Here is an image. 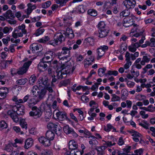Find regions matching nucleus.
Wrapping results in <instances>:
<instances>
[{"label":"nucleus","instance_id":"nucleus-4","mask_svg":"<svg viewBox=\"0 0 155 155\" xmlns=\"http://www.w3.org/2000/svg\"><path fill=\"white\" fill-rule=\"evenodd\" d=\"M32 61H29L25 62L23 64L22 67L20 68L19 70L16 73H14L12 72V75L16 74H17L19 75H22L25 73L27 71L28 68L32 63Z\"/></svg>","mask_w":155,"mask_h":155},{"label":"nucleus","instance_id":"nucleus-14","mask_svg":"<svg viewBox=\"0 0 155 155\" xmlns=\"http://www.w3.org/2000/svg\"><path fill=\"white\" fill-rule=\"evenodd\" d=\"M62 32L66 37H68L71 39L74 37V34L72 30L68 28H67L66 31H62Z\"/></svg>","mask_w":155,"mask_h":155},{"label":"nucleus","instance_id":"nucleus-1","mask_svg":"<svg viewBox=\"0 0 155 155\" xmlns=\"http://www.w3.org/2000/svg\"><path fill=\"white\" fill-rule=\"evenodd\" d=\"M98 28L100 37L102 38L107 36L109 31V29L104 21L100 22L98 25Z\"/></svg>","mask_w":155,"mask_h":155},{"label":"nucleus","instance_id":"nucleus-21","mask_svg":"<svg viewBox=\"0 0 155 155\" xmlns=\"http://www.w3.org/2000/svg\"><path fill=\"white\" fill-rule=\"evenodd\" d=\"M33 141L31 138L27 139L25 143L24 147L25 149H28L31 147L33 145Z\"/></svg>","mask_w":155,"mask_h":155},{"label":"nucleus","instance_id":"nucleus-55","mask_svg":"<svg viewBox=\"0 0 155 155\" xmlns=\"http://www.w3.org/2000/svg\"><path fill=\"white\" fill-rule=\"evenodd\" d=\"M13 130L15 131L17 133H20L21 134H23V132L21 131L20 128L18 126H14L13 127Z\"/></svg>","mask_w":155,"mask_h":155},{"label":"nucleus","instance_id":"nucleus-48","mask_svg":"<svg viewBox=\"0 0 155 155\" xmlns=\"http://www.w3.org/2000/svg\"><path fill=\"white\" fill-rule=\"evenodd\" d=\"M112 97L111 99L112 101H119L120 100V97L115 94H114L112 95Z\"/></svg>","mask_w":155,"mask_h":155},{"label":"nucleus","instance_id":"nucleus-38","mask_svg":"<svg viewBox=\"0 0 155 155\" xmlns=\"http://www.w3.org/2000/svg\"><path fill=\"white\" fill-rule=\"evenodd\" d=\"M27 81L28 80L26 78H22L17 80L16 82L18 85H23L25 84Z\"/></svg>","mask_w":155,"mask_h":155},{"label":"nucleus","instance_id":"nucleus-12","mask_svg":"<svg viewBox=\"0 0 155 155\" xmlns=\"http://www.w3.org/2000/svg\"><path fill=\"white\" fill-rule=\"evenodd\" d=\"M124 3L126 8L128 9L134 8L136 4V1L134 0H125Z\"/></svg>","mask_w":155,"mask_h":155},{"label":"nucleus","instance_id":"nucleus-11","mask_svg":"<svg viewBox=\"0 0 155 155\" xmlns=\"http://www.w3.org/2000/svg\"><path fill=\"white\" fill-rule=\"evenodd\" d=\"M30 49L33 53H37L40 51L42 49L41 46L36 43L32 44L30 46Z\"/></svg>","mask_w":155,"mask_h":155},{"label":"nucleus","instance_id":"nucleus-40","mask_svg":"<svg viewBox=\"0 0 155 155\" xmlns=\"http://www.w3.org/2000/svg\"><path fill=\"white\" fill-rule=\"evenodd\" d=\"M44 31L45 29L41 28L36 30L34 34L36 36H38L42 34Z\"/></svg>","mask_w":155,"mask_h":155},{"label":"nucleus","instance_id":"nucleus-32","mask_svg":"<svg viewBox=\"0 0 155 155\" xmlns=\"http://www.w3.org/2000/svg\"><path fill=\"white\" fill-rule=\"evenodd\" d=\"M20 124L22 128L25 130L27 129L28 125L25 119H21L20 120Z\"/></svg>","mask_w":155,"mask_h":155},{"label":"nucleus","instance_id":"nucleus-16","mask_svg":"<svg viewBox=\"0 0 155 155\" xmlns=\"http://www.w3.org/2000/svg\"><path fill=\"white\" fill-rule=\"evenodd\" d=\"M51 60L48 61L46 60L45 61H44L42 60V59L41 60V61L39 62L38 65V69L41 70L40 67H42L44 69L46 68L48 66V65L46 63H48L49 65L51 64Z\"/></svg>","mask_w":155,"mask_h":155},{"label":"nucleus","instance_id":"nucleus-27","mask_svg":"<svg viewBox=\"0 0 155 155\" xmlns=\"http://www.w3.org/2000/svg\"><path fill=\"white\" fill-rule=\"evenodd\" d=\"M77 10V13H83L86 10V7L83 5H79L76 8Z\"/></svg>","mask_w":155,"mask_h":155},{"label":"nucleus","instance_id":"nucleus-47","mask_svg":"<svg viewBox=\"0 0 155 155\" xmlns=\"http://www.w3.org/2000/svg\"><path fill=\"white\" fill-rule=\"evenodd\" d=\"M41 155H53L52 150H46L41 153Z\"/></svg>","mask_w":155,"mask_h":155},{"label":"nucleus","instance_id":"nucleus-63","mask_svg":"<svg viewBox=\"0 0 155 155\" xmlns=\"http://www.w3.org/2000/svg\"><path fill=\"white\" fill-rule=\"evenodd\" d=\"M131 72L133 74L134 77H138L139 75V72L138 71H135L133 69L131 70Z\"/></svg>","mask_w":155,"mask_h":155},{"label":"nucleus","instance_id":"nucleus-25","mask_svg":"<svg viewBox=\"0 0 155 155\" xmlns=\"http://www.w3.org/2000/svg\"><path fill=\"white\" fill-rule=\"evenodd\" d=\"M3 15L7 19L10 18L11 17L14 18L15 17L14 14L12 12V11L10 10H8Z\"/></svg>","mask_w":155,"mask_h":155},{"label":"nucleus","instance_id":"nucleus-34","mask_svg":"<svg viewBox=\"0 0 155 155\" xmlns=\"http://www.w3.org/2000/svg\"><path fill=\"white\" fill-rule=\"evenodd\" d=\"M52 114L51 111H47L45 113V118L46 122L49 121L51 118Z\"/></svg>","mask_w":155,"mask_h":155},{"label":"nucleus","instance_id":"nucleus-43","mask_svg":"<svg viewBox=\"0 0 155 155\" xmlns=\"http://www.w3.org/2000/svg\"><path fill=\"white\" fill-rule=\"evenodd\" d=\"M91 60H87V59H85L84 60V61L85 62V64H84L85 66H86V65H90L94 61V57L93 56H91Z\"/></svg>","mask_w":155,"mask_h":155},{"label":"nucleus","instance_id":"nucleus-9","mask_svg":"<svg viewBox=\"0 0 155 155\" xmlns=\"http://www.w3.org/2000/svg\"><path fill=\"white\" fill-rule=\"evenodd\" d=\"M25 26L24 24H22L21 25H19L15 29V31H17L18 33V35L19 37H22L23 36V34H26L27 31L25 29Z\"/></svg>","mask_w":155,"mask_h":155},{"label":"nucleus","instance_id":"nucleus-10","mask_svg":"<svg viewBox=\"0 0 155 155\" xmlns=\"http://www.w3.org/2000/svg\"><path fill=\"white\" fill-rule=\"evenodd\" d=\"M134 21L132 17L130 16L124 18L123 21V24L125 27L131 26L134 23Z\"/></svg>","mask_w":155,"mask_h":155},{"label":"nucleus","instance_id":"nucleus-36","mask_svg":"<svg viewBox=\"0 0 155 155\" xmlns=\"http://www.w3.org/2000/svg\"><path fill=\"white\" fill-rule=\"evenodd\" d=\"M130 14V11L128 9L124 10L121 12L120 14V16H122L123 17H129V15Z\"/></svg>","mask_w":155,"mask_h":155},{"label":"nucleus","instance_id":"nucleus-35","mask_svg":"<svg viewBox=\"0 0 155 155\" xmlns=\"http://www.w3.org/2000/svg\"><path fill=\"white\" fill-rule=\"evenodd\" d=\"M64 131L66 134H71L73 130L72 128L69 127L68 125H66L64 127Z\"/></svg>","mask_w":155,"mask_h":155},{"label":"nucleus","instance_id":"nucleus-62","mask_svg":"<svg viewBox=\"0 0 155 155\" xmlns=\"http://www.w3.org/2000/svg\"><path fill=\"white\" fill-rule=\"evenodd\" d=\"M118 72L117 71H108V74L109 75H113L114 76H116L118 74Z\"/></svg>","mask_w":155,"mask_h":155},{"label":"nucleus","instance_id":"nucleus-49","mask_svg":"<svg viewBox=\"0 0 155 155\" xmlns=\"http://www.w3.org/2000/svg\"><path fill=\"white\" fill-rule=\"evenodd\" d=\"M146 96L144 95L139 94L136 96V99L139 101H142L146 98Z\"/></svg>","mask_w":155,"mask_h":155},{"label":"nucleus","instance_id":"nucleus-59","mask_svg":"<svg viewBox=\"0 0 155 155\" xmlns=\"http://www.w3.org/2000/svg\"><path fill=\"white\" fill-rule=\"evenodd\" d=\"M115 144L116 143H112L111 141H105V143H104V145L105 146H107L106 147H111L112 146L115 145Z\"/></svg>","mask_w":155,"mask_h":155},{"label":"nucleus","instance_id":"nucleus-53","mask_svg":"<svg viewBox=\"0 0 155 155\" xmlns=\"http://www.w3.org/2000/svg\"><path fill=\"white\" fill-rule=\"evenodd\" d=\"M13 147L10 144H8L5 147V150L8 152H11L13 150Z\"/></svg>","mask_w":155,"mask_h":155},{"label":"nucleus","instance_id":"nucleus-58","mask_svg":"<svg viewBox=\"0 0 155 155\" xmlns=\"http://www.w3.org/2000/svg\"><path fill=\"white\" fill-rule=\"evenodd\" d=\"M81 100L84 103H87L89 101V98L85 95H83L81 97Z\"/></svg>","mask_w":155,"mask_h":155},{"label":"nucleus","instance_id":"nucleus-31","mask_svg":"<svg viewBox=\"0 0 155 155\" xmlns=\"http://www.w3.org/2000/svg\"><path fill=\"white\" fill-rule=\"evenodd\" d=\"M106 148L107 147L106 146L98 147L96 148V150L98 154L102 155L104 153V151Z\"/></svg>","mask_w":155,"mask_h":155},{"label":"nucleus","instance_id":"nucleus-6","mask_svg":"<svg viewBox=\"0 0 155 155\" xmlns=\"http://www.w3.org/2000/svg\"><path fill=\"white\" fill-rule=\"evenodd\" d=\"M47 127L48 129L54 131L57 134H60L61 128L58 123H49L47 125Z\"/></svg>","mask_w":155,"mask_h":155},{"label":"nucleus","instance_id":"nucleus-15","mask_svg":"<svg viewBox=\"0 0 155 155\" xmlns=\"http://www.w3.org/2000/svg\"><path fill=\"white\" fill-rule=\"evenodd\" d=\"M38 140L45 147H48L50 145V141L47 138L41 137L38 139Z\"/></svg>","mask_w":155,"mask_h":155},{"label":"nucleus","instance_id":"nucleus-28","mask_svg":"<svg viewBox=\"0 0 155 155\" xmlns=\"http://www.w3.org/2000/svg\"><path fill=\"white\" fill-rule=\"evenodd\" d=\"M97 51L98 54L97 59L98 60L103 56L105 52H104L103 50L100 48H99L97 49Z\"/></svg>","mask_w":155,"mask_h":155},{"label":"nucleus","instance_id":"nucleus-42","mask_svg":"<svg viewBox=\"0 0 155 155\" xmlns=\"http://www.w3.org/2000/svg\"><path fill=\"white\" fill-rule=\"evenodd\" d=\"M131 147L130 146H127L125 148L123 149L124 151L126 153H124L121 154L124 155H128L127 153H129L131 150Z\"/></svg>","mask_w":155,"mask_h":155},{"label":"nucleus","instance_id":"nucleus-24","mask_svg":"<svg viewBox=\"0 0 155 155\" xmlns=\"http://www.w3.org/2000/svg\"><path fill=\"white\" fill-rule=\"evenodd\" d=\"M56 73L57 74L56 76L58 79H61L62 78L66 77V74L62 71V70L61 71H58L57 70L56 71Z\"/></svg>","mask_w":155,"mask_h":155},{"label":"nucleus","instance_id":"nucleus-18","mask_svg":"<svg viewBox=\"0 0 155 155\" xmlns=\"http://www.w3.org/2000/svg\"><path fill=\"white\" fill-rule=\"evenodd\" d=\"M56 115L58 119L60 120L63 121L67 119V114L65 113L59 111L56 113Z\"/></svg>","mask_w":155,"mask_h":155},{"label":"nucleus","instance_id":"nucleus-17","mask_svg":"<svg viewBox=\"0 0 155 155\" xmlns=\"http://www.w3.org/2000/svg\"><path fill=\"white\" fill-rule=\"evenodd\" d=\"M63 34L62 31L60 32L56 33L54 36V38H55L58 42L59 41L60 43H61L65 40V38L63 36Z\"/></svg>","mask_w":155,"mask_h":155},{"label":"nucleus","instance_id":"nucleus-23","mask_svg":"<svg viewBox=\"0 0 155 155\" xmlns=\"http://www.w3.org/2000/svg\"><path fill=\"white\" fill-rule=\"evenodd\" d=\"M46 92V91L45 89H42L39 91H37L38 96V97L40 101L44 98Z\"/></svg>","mask_w":155,"mask_h":155},{"label":"nucleus","instance_id":"nucleus-44","mask_svg":"<svg viewBox=\"0 0 155 155\" xmlns=\"http://www.w3.org/2000/svg\"><path fill=\"white\" fill-rule=\"evenodd\" d=\"M7 127V124L4 121L2 120L0 122V129L6 128Z\"/></svg>","mask_w":155,"mask_h":155},{"label":"nucleus","instance_id":"nucleus-37","mask_svg":"<svg viewBox=\"0 0 155 155\" xmlns=\"http://www.w3.org/2000/svg\"><path fill=\"white\" fill-rule=\"evenodd\" d=\"M106 70V68H99L98 71V73L99 76L101 77L103 76Z\"/></svg>","mask_w":155,"mask_h":155},{"label":"nucleus","instance_id":"nucleus-61","mask_svg":"<svg viewBox=\"0 0 155 155\" xmlns=\"http://www.w3.org/2000/svg\"><path fill=\"white\" fill-rule=\"evenodd\" d=\"M140 114L142 116L143 118H147L148 117V114H145V112L144 111L141 110L140 112Z\"/></svg>","mask_w":155,"mask_h":155},{"label":"nucleus","instance_id":"nucleus-57","mask_svg":"<svg viewBox=\"0 0 155 155\" xmlns=\"http://www.w3.org/2000/svg\"><path fill=\"white\" fill-rule=\"evenodd\" d=\"M64 25L66 27H69L71 25V22L69 21V20L67 18L64 19Z\"/></svg>","mask_w":155,"mask_h":155},{"label":"nucleus","instance_id":"nucleus-41","mask_svg":"<svg viewBox=\"0 0 155 155\" xmlns=\"http://www.w3.org/2000/svg\"><path fill=\"white\" fill-rule=\"evenodd\" d=\"M12 100L15 102L16 104L18 105L19 103H23V101L22 99H18L17 97L16 96L13 97Z\"/></svg>","mask_w":155,"mask_h":155},{"label":"nucleus","instance_id":"nucleus-2","mask_svg":"<svg viewBox=\"0 0 155 155\" xmlns=\"http://www.w3.org/2000/svg\"><path fill=\"white\" fill-rule=\"evenodd\" d=\"M18 107L16 105L11 106V108L7 112V114L16 123L18 122L19 120V118L17 115Z\"/></svg>","mask_w":155,"mask_h":155},{"label":"nucleus","instance_id":"nucleus-54","mask_svg":"<svg viewBox=\"0 0 155 155\" xmlns=\"http://www.w3.org/2000/svg\"><path fill=\"white\" fill-rule=\"evenodd\" d=\"M113 126L110 124H108L107 125V127L105 126H104V130L108 132L110 131L112 129Z\"/></svg>","mask_w":155,"mask_h":155},{"label":"nucleus","instance_id":"nucleus-26","mask_svg":"<svg viewBox=\"0 0 155 155\" xmlns=\"http://www.w3.org/2000/svg\"><path fill=\"white\" fill-rule=\"evenodd\" d=\"M40 108H42L43 110L46 111V112L49 111H51V106L50 105H49L46 104H41V106Z\"/></svg>","mask_w":155,"mask_h":155},{"label":"nucleus","instance_id":"nucleus-22","mask_svg":"<svg viewBox=\"0 0 155 155\" xmlns=\"http://www.w3.org/2000/svg\"><path fill=\"white\" fill-rule=\"evenodd\" d=\"M46 137L47 138L51 141L54 139V134L52 131L50 130H48L46 133Z\"/></svg>","mask_w":155,"mask_h":155},{"label":"nucleus","instance_id":"nucleus-39","mask_svg":"<svg viewBox=\"0 0 155 155\" xmlns=\"http://www.w3.org/2000/svg\"><path fill=\"white\" fill-rule=\"evenodd\" d=\"M88 14L93 16H96L97 15V12L94 9H89L87 11Z\"/></svg>","mask_w":155,"mask_h":155},{"label":"nucleus","instance_id":"nucleus-46","mask_svg":"<svg viewBox=\"0 0 155 155\" xmlns=\"http://www.w3.org/2000/svg\"><path fill=\"white\" fill-rule=\"evenodd\" d=\"M85 41L88 43V44L91 45H92L94 44V40L92 37H88L87 38Z\"/></svg>","mask_w":155,"mask_h":155},{"label":"nucleus","instance_id":"nucleus-56","mask_svg":"<svg viewBox=\"0 0 155 155\" xmlns=\"http://www.w3.org/2000/svg\"><path fill=\"white\" fill-rule=\"evenodd\" d=\"M43 80H44V82H43V83H42L41 84L43 85V87H44V88L48 86L50 84V83L48 81V78L47 79L44 78Z\"/></svg>","mask_w":155,"mask_h":155},{"label":"nucleus","instance_id":"nucleus-45","mask_svg":"<svg viewBox=\"0 0 155 155\" xmlns=\"http://www.w3.org/2000/svg\"><path fill=\"white\" fill-rule=\"evenodd\" d=\"M36 79V77L34 75H32L29 79V82L30 84H33Z\"/></svg>","mask_w":155,"mask_h":155},{"label":"nucleus","instance_id":"nucleus-8","mask_svg":"<svg viewBox=\"0 0 155 155\" xmlns=\"http://www.w3.org/2000/svg\"><path fill=\"white\" fill-rule=\"evenodd\" d=\"M61 68L62 71L66 74V77L67 75L72 74L75 68L74 66L72 67L70 65H68L65 66L64 64L61 66Z\"/></svg>","mask_w":155,"mask_h":155},{"label":"nucleus","instance_id":"nucleus-51","mask_svg":"<svg viewBox=\"0 0 155 155\" xmlns=\"http://www.w3.org/2000/svg\"><path fill=\"white\" fill-rule=\"evenodd\" d=\"M49 43L50 45L55 46L58 45V41L57 39H56L55 38H54V40L50 41L49 42Z\"/></svg>","mask_w":155,"mask_h":155},{"label":"nucleus","instance_id":"nucleus-50","mask_svg":"<svg viewBox=\"0 0 155 155\" xmlns=\"http://www.w3.org/2000/svg\"><path fill=\"white\" fill-rule=\"evenodd\" d=\"M153 67L152 64H149L147 65L144 68H143V73H145L147 71V69L151 68Z\"/></svg>","mask_w":155,"mask_h":155},{"label":"nucleus","instance_id":"nucleus-5","mask_svg":"<svg viewBox=\"0 0 155 155\" xmlns=\"http://www.w3.org/2000/svg\"><path fill=\"white\" fill-rule=\"evenodd\" d=\"M32 111L29 112V115L35 118H38L41 116L42 112L40 108L34 106L32 108Z\"/></svg>","mask_w":155,"mask_h":155},{"label":"nucleus","instance_id":"nucleus-7","mask_svg":"<svg viewBox=\"0 0 155 155\" xmlns=\"http://www.w3.org/2000/svg\"><path fill=\"white\" fill-rule=\"evenodd\" d=\"M132 25H133L134 28L131 29V33L136 32V33L134 34V36L136 37L141 35L142 36L144 32V30H140V28L139 25L134 23Z\"/></svg>","mask_w":155,"mask_h":155},{"label":"nucleus","instance_id":"nucleus-19","mask_svg":"<svg viewBox=\"0 0 155 155\" xmlns=\"http://www.w3.org/2000/svg\"><path fill=\"white\" fill-rule=\"evenodd\" d=\"M69 148L71 151L77 149L78 146L77 143L74 140H70L69 143Z\"/></svg>","mask_w":155,"mask_h":155},{"label":"nucleus","instance_id":"nucleus-64","mask_svg":"<svg viewBox=\"0 0 155 155\" xmlns=\"http://www.w3.org/2000/svg\"><path fill=\"white\" fill-rule=\"evenodd\" d=\"M128 48H129V50L130 51L132 52H135L137 50L136 48L132 44H131V45H130L128 47Z\"/></svg>","mask_w":155,"mask_h":155},{"label":"nucleus","instance_id":"nucleus-3","mask_svg":"<svg viewBox=\"0 0 155 155\" xmlns=\"http://www.w3.org/2000/svg\"><path fill=\"white\" fill-rule=\"evenodd\" d=\"M71 47L68 48L64 47L62 48V51L61 53L58 54V58L60 60H67L68 57H70V50L72 49Z\"/></svg>","mask_w":155,"mask_h":155},{"label":"nucleus","instance_id":"nucleus-20","mask_svg":"<svg viewBox=\"0 0 155 155\" xmlns=\"http://www.w3.org/2000/svg\"><path fill=\"white\" fill-rule=\"evenodd\" d=\"M40 101V100L37 97H34L29 99L28 101L29 106L30 107L31 105H34Z\"/></svg>","mask_w":155,"mask_h":155},{"label":"nucleus","instance_id":"nucleus-30","mask_svg":"<svg viewBox=\"0 0 155 155\" xmlns=\"http://www.w3.org/2000/svg\"><path fill=\"white\" fill-rule=\"evenodd\" d=\"M121 98L122 99L125 100L128 95V93L127 90L125 89H123L121 91Z\"/></svg>","mask_w":155,"mask_h":155},{"label":"nucleus","instance_id":"nucleus-52","mask_svg":"<svg viewBox=\"0 0 155 155\" xmlns=\"http://www.w3.org/2000/svg\"><path fill=\"white\" fill-rule=\"evenodd\" d=\"M50 40L48 36H45L44 38L40 39L39 42L41 43H45Z\"/></svg>","mask_w":155,"mask_h":155},{"label":"nucleus","instance_id":"nucleus-13","mask_svg":"<svg viewBox=\"0 0 155 155\" xmlns=\"http://www.w3.org/2000/svg\"><path fill=\"white\" fill-rule=\"evenodd\" d=\"M9 92V89L6 87L0 88V99H5Z\"/></svg>","mask_w":155,"mask_h":155},{"label":"nucleus","instance_id":"nucleus-29","mask_svg":"<svg viewBox=\"0 0 155 155\" xmlns=\"http://www.w3.org/2000/svg\"><path fill=\"white\" fill-rule=\"evenodd\" d=\"M91 137L92 138V139L89 141V144L91 145L92 146L97 145L98 143V141L96 139V137L93 136H91Z\"/></svg>","mask_w":155,"mask_h":155},{"label":"nucleus","instance_id":"nucleus-33","mask_svg":"<svg viewBox=\"0 0 155 155\" xmlns=\"http://www.w3.org/2000/svg\"><path fill=\"white\" fill-rule=\"evenodd\" d=\"M25 108L23 106L19 105L18 108L17 114L19 115H23L25 113Z\"/></svg>","mask_w":155,"mask_h":155},{"label":"nucleus","instance_id":"nucleus-60","mask_svg":"<svg viewBox=\"0 0 155 155\" xmlns=\"http://www.w3.org/2000/svg\"><path fill=\"white\" fill-rule=\"evenodd\" d=\"M31 5V3H29L28 4L27 6L28 8L27 10V14L28 15H29L30 14V13L32 12V10L31 9V6L30 5Z\"/></svg>","mask_w":155,"mask_h":155}]
</instances>
